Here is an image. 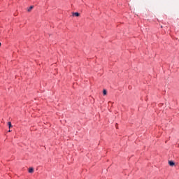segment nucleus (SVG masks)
<instances>
[{"label":"nucleus","instance_id":"nucleus-5","mask_svg":"<svg viewBox=\"0 0 179 179\" xmlns=\"http://www.w3.org/2000/svg\"><path fill=\"white\" fill-rule=\"evenodd\" d=\"M103 96H106V94H107V91L106 90H103Z\"/></svg>","mask_w":179,"mask_h":179},{"label":"nucleus","instance_id":"nucleus-1","mask_svg":"<svg viewBox=\"0 0 179 179\" xmlns=\"http://www.w3.org/2000/svg\"><path fill=\"white\" fill-rule=\"evenodd\" d=\"M169 166L173 167L176 164L173 161H169Z\"/></svg>","mask_w":179,"mask_h":179},{"label":"nucleus","instance_id":"nucleus-7","mask_svg":"<svg viewBox=\"0 0 179 179\" xmlns=\"http://www.w3.org/2000/svg\"><path fill=\"white\" fill-rule=\"evenodd\" d=\"M8 132H10V130H9Z\"/></svg>","mask_w":179,"mask_h":179},{"label":"nucleus","instance_id":"nucleus-8","mask_svg":"<svg viewBox=\"0 0 179 179\" xmlns=\"http://www.w3.org/2000/svg\"><path fill=\"white\" fill-rule=\"evenodd\" d=\"M0 47H1V43H0Z\"/></svg>","mask_w":179,"mask_h":179},{"label":"nucleus","instance_id":"nucleus-4","mask_svg":"<svg viewBox=\"0 0 179 179\" xmlns=\"http://www.w3.org/2000/svg\"><path fill=\"white\" fill-rule=\"evenodd\" d=\"M33 8H34V6H31L28 8L27 11H28V12H31V9H33Z\"/></svg>","mask_w":179,"mask_h":179},{"label":"nucleus","instance_id":"nucleus-2","mask_svg":"<svg viewBox=\"0 0 179 179\" xmlns=\"http://www.w3.org/2000/svg\"><path fill=\"white\" fill-rule=\"evenodd\" d=\"M29 173H34V169L33 168H30L29 169Z\"/></svg>","mask_w":179,"mask_h":179},{"label":"nucleus","instance_id":"nucleus-3","mask_svg":"<svg viewBox=\"0 0 179 179\" xmlns=\"http://www.w3.org/2000/svg\"><path fill=\"white\" fill-rule=\"evenodd\" d=\"M80 14H79V13H73V16H76V17L80 16Z\"/></svg>","mask_w":179,"mask_h":179},{"label":"nucleus","instance_id":"nucleus-6","mask_svg":"<svg viewBox=\"0 0 179 179\" xmlns=\"http://www.w3.org/2000/svg\"><path fill=\"white\" fill-rule=\"evenodd\" d=\"M8 125L9 128H12V123H10V122H8Z\"/></svg>","mask_w":179,"mask_h":179}]
</instances>
